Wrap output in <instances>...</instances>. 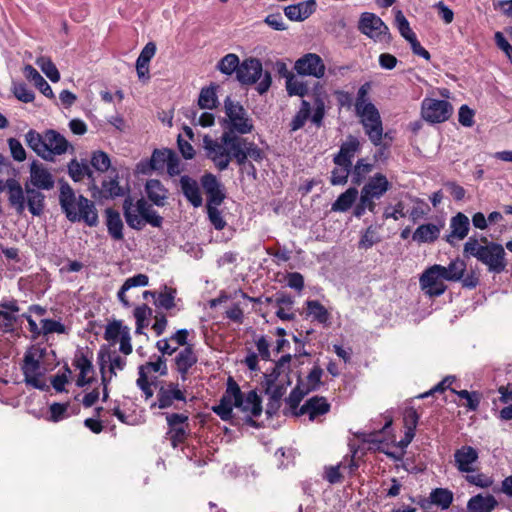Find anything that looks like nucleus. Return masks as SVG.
<instances>
[{"mask_svg": "<svg viewBox=\"0 0 512 512\" xmlns=\"http://www.w3.org/2000/svg\"><path fill=\"white\" fill-rule=\"evenodd\" d=\"M224 108L226 117L222 121L224 131L221 136H203L202 148L205 157L219 171L226 170L232 160H235L238 166H244L247 159L261 162L265 157L264 151L253 141L242 137L254 129L252 118L239 102L231 100L230 97L225 99Z\"/></svg>", "mask_w": 512, "mask_h": 512, "instance_id": "obj_1", "label": "nucleus"}, {"mask_svg": "<svg viewBox=\"0 0 512 512\" xmlns=\"http://www.w3.org/2000/svg\"><path fill=\"white\" fill-rule=\"evenodd\" d=\"M371 89V82H365L359 87L354 109L366 136L370 142L377 147L382 145L383 138L388 137V133L384 134L379 110L369 99Z\"/></svg>", "mask_w": 512, "mask_h": 512, "instance_id": "obj_2", "label": "nucleus"}, {"mask_svg": "<svg viewBox=\"0 0 512 512\" xmlns=\"http://www.w3.org/2000/svg\"><path fill=\"white\" fill-rule=\"evenodd\" d=\"M59 202L70 221H84L91 227L97 225L98 215L94 203L82 195L76 196L68 184L61 186Z\"/></svg>", "mask_w": 512, "mask_h": 512, "instance_id": "obj_3", "label": "nucleus"}, {"mask_svg": "<svg viewBox=\"0 0 512 512\" xmlns=\"http://www.w3.org/2000/svg\"><path fill=\"white\" fill-rule=\"evenodd\" d=\"M47 355L48 350L39 345H32L26 350L21 370L27 385L37 389L45 388L44 376L49 369L46 364Z\"/></svg>", "mask_w": 512, "mask_h": 512, "instance_id": "obj_4", "label": "nucleus"}, {"mask_svg": "<svg viewBox=\"0 0 512 512\" xmlns=\"http://www.w3.org/2000/svg\"><path fill=\"white\" fill-rule=\"evenodd\" d=\"M123 213L127 225L135 230H142L146 224L160 227L163 222V218L144 198L134 203L130 196L126 197L123 201Z\"/></svg>", "mask_w": 512, "mask_h": 512, "instance_id": "obj_5", "label": "nucleus"}, {"mask_svg": "<svg viewBox=\"0 0 512 512\" xmlns=\"http://www.w3.org/2000/svg\"><path fill=\"white\" fill-rule=\"evenodd\" d=\"M237 79L242 84L257 83L256 90L261 95L265 94L272 84L270 72L266 71L263 74L262 63L257 58H248L240 63Z\"/></svg>", "mask_w": 512, "mask_h": 512, "instance_id": "obj_6", "label": "nucleus"}, {"mask_svg": "<svg viewBox=\"0 0 512 512\" xmlns=\"http://www.w3.org/2000/svg\"><path fill=\"white\" fill-rule=\"evenodd\" d=\"M442 273L447 281H461V285L466 289H475L480 282V274L475 269L467 270V265L462 258H455L447 267L442 266Z\"/></svg>", "mask_w": 512, "mask_h": 512, "instance_id": "obj_7", "label": "nucleus"}, {"mask_svg": "<svg viewBox=\"0 0 512 512\" xmlns=\"http://www.w3.org/2000/svg\"><path fill=\"white\" fill-rule=\"evenodd\" d=\"M442 270V265L435 264L427 268L419 278L421 290L430 298L441 296L447 289V280Z\"/></svg>", "mask_w": 512, "mask_h": 512, "instance_id": "obj_8", "label": "nucleus"}, {"mask_svg": "<svg viewBox=\"0 0 512 512\" xmlns=\"http://www.w3.org/2000/svg\"><path fill=\"white\" fill-rule=\"evenodd\" d=\"M453 113V106L446 100L434 98H424L421 103V116L429 123H443L447 121Z\"/></svg>", "mask_w": 512, "mask_h": 512, "instance_id": "obj_9", "label": "nucleus"}, {"mask_svg": "<svg viewBox=\"0 0 512 512\" xmlns=\"http://www.w3.org/2000/svg\"><path fill=\"white\" fill-rule=\"evenodd\" d=\"M464 256H505L501 244L488 241L486 237L472 235L464 244Z\"/></svg>", "mask_w": 512, "mask_h": 512, "instance_id": "obj_10", "label": "nucleus"}, {"mask_svg": "<svg viewBox=\"0 0 512 512\" xmlns=\"http://www.w3.org/2000/svg\"><path fill=\"white\" fill-rule=\"evenodd\" d=\"M240 399V387L238 384L229 377L225 393L220 398L219 404L212 407L223 421H228L232 418L233 407H236L237 401Z\"/></svg>", "mask_w": 512, "mask_h": 512, "instance_id": "obj_11", "label": "nucleus"}, {"mask_svg": "<svg viewBox=\"0 0 512 512\" xmlns=\"http://www.w3.org/2000/svg\"><path fill=\"white\" fill-rule=\"evenodd\" d=\"M358 29L362 34L375 41H382L389 34L387 25L379 16L371 12L361 14Z\"/></svg>", "mask_w": 512, "mask_h": 512, "instance_id": "obj_12", "label": "nucleus"}, {"mask_svg": "<svg viewBox=\"0 0 512 512\" xmlns=\"http://www.w3.org/2000/svg\"><path fill=\"white\" fill-rule=\"evenodd\" d=\"M391 188V183L383 173H375L363 185L360 195L363 196L364 202L376 203Z\"/></svg>", "mask_w": 512, "mask_h": 512, "instance_id": "obj_13", "label": "nucleus"}, {"mask_svg": "<svg viewBox=\"0 0 512 512\" xmlns=\"http://www.w3.org/2000/svg\"><path fill=\"white\" fill-rule=\"evenodd\" d=\"M325 64L322 58L315 53H307L296 60L294 70L302 76H312L320 79L325 74Z\"/></svg>", "mask_w": 512, "mask_h": 512, "instance_id": "obj_14", "label": "nucleus"}, {"mask_svg": "<svg viewBox=\"0 0 512 512\" xmlns=\"http://www.w3.org/2000/svg\"><path fill=\"white\" fill-rule=\"evenodd\" d=\"M236 408L247 413L245 422L250 426L257 427V423L253 417H258L262 413L261 399L256 391L251 390L245 396L240 391V399L236 403Z\"/></svg>", "mask_w": 512, "mask_h": 512, "instance_id": "obj_15", "label": "nucleus"}, {"mask_svg": "<svg viewBox=\"0 0 512 512\" xmlns=\"http://www.w3.org/2000/svg\"><path fill=\"white\" fill-rule=\"evenodd\" d=\"M201 185L207 194V205L220 206L225 199L223 185L218 181L215 175L206 173L201 177Z\"/></svg>", "mask_w": 512, "mask_h": 512, "instance_id": "obj_16", "label": "nucleus"}, {"mask_svg": "<svg viewBox=\"0 0 512 512\" xmlns=\"http://www.w3.org/2000/svg\"><path fill=\"white\" fill-rule=\"evenodd\" d=\"M175 401L186 402L184 392L179 388L178 384L168 383L162 385L157 392V402L152 406H157L160 409H167L174 405Z\"/></svg>", "mask_w": 512, "mask_h": 512, "instance_id": "obj_17", "label": "nucleus"}, {"mask_svg": "<svg viewBox=\"0 0 512 512\" xmlns=\"http://www.w3.org/2000/svg\"><path fill=\"white\" fill-rule=\"evenodd\" d=\"M27 183L37 189L51 190L55 181L53 175L42 164L33 161L30 165V180Z\"/></svg>", "mask_w": 512, "mask_h": 512, "instance_id": "obj_18", "label": "nucleus"}, {"mask_svg": "<svg viewBox=\"0 0 512 512\" xmlns=\"http://www.w3.org/2000/svg\"><path fill=\"white\" fill-rule=\"evenodd\" d=\"M316 0H306L284 8V14L290 21L302 22L316 10Z\"/></svg>", "mask_w": 512, "mask_h": 512, "instance_id": "obj_19", "label": "nucleus"}, {"mask_svg": "<svg viewBox=\"0 0 512 512\" xmlns=\"http://www.w3.org/2000/svg\"><path fill=\"white\" fill-rule=\"evenodd\" d=\"M470 222L469 218L459 212L456 216L452 217L450 221V233L447 235V242L455 245V241L463 240L469 232Z\"/></svg>", "mask_w": 512, "mask_h": 512, "instance_id": "obj_20", "label": "nucleus"}, {"mask_svg": "<svg viewBox=\"0 0 512 512\" xmlns=\"http://www.w3.org/2000/svg\"><path fill=\"white\" fill-rule=\"evenodd\" d=\"M6 188L10 205L15 208L18 214H22L26 207L25 188L23 189L20 183L13 178L6 181Z\"/></svg>", "mask_w": 512, "mask_h": 512, "instance_id": "obj_21", "label": "nucleus"}, {"mask_svg": "<svg viewBox=\"0 0 512 512\" xmlns=\"http://www.w3.org/2000/svg\"><path fill=\"white\" fill-rule=\"evenodd\" d=\"M291 355H283L275 364L271 373L265 375V384L267 383H286L290 384L288 380V373L290 371Z\"/></svg>", "mask_w": 512, "mask_h": 512, "instance_id": "obj_22", "label": "nucleus"}, {"mask_svg": "<svg viewBox=\"0 0 512 512\" xmlns=\"http://www.w3.org/2000/svg\"><path fill=\"white\" fill-rule=\"evenodd\" d=\"M40 190L25 183V203L33 216H40L45 208V195Z\"/></svg>", "mask_w": 512, "mask_h": 512, "instance_id": "obj_23", "label": "nucleus"}, {"mask_svg": "<svg viewBox=\"0 0 512 512\" xmlns=\"http://www.w3.org/2000/svg\"><path fill=\"white\" fill-rule=\"evenodd\" d=\"M198 361V357L193 349L192 345H186L175 358V364L177 371L181 374L182 380H186L188 371Z\"/></svg>", "mask_w": 512, "mask_h": 512, "instance_id": "obj_24", "label": "nucleus"}, {"mask_svg": "<svg viewBox=\"0 0 512 512\" xmlns=\"http://www.w3.org/2000/svg\"><path fill=\"white\" fill-rule=\"evenodd\" d=\"M330 410V404L324 397L314 396L308 399L305 404L300 408L299 414H308L310 420H314L316 417L328 413Z\"/></svg>", "mask_w": 512, "mask_h": 512, "instance_id": "obj_25", "label": "nucleus"}, {"mask_svg": "<svg viewBox=\"0 0 512 512\" xmlns=\"http://www.w3.org/2000/svg\"><path fill=\"white\" fill-rule=\"evenodd\" d=\"M180 186L183 195L194 207H200L203 203L200 188L196 180L188 175L181 176Z\"/></svg>", "mask_w": 512, "mask_h": 512, "instance_id": "obj_26", "label": "nucleus"}, {"mask_svg": "<svg viewBox=\"0 0 512 512\" xmlns=\"http://www.w3.org/2000/svg\"><path fill=\"white\" fill-rule=\"evenodd\" d=\"M361 150V143L357 137L349 135L347 140L343 142L337 154L334 155V159L338 162L348 163L352 165V160L355 155Z\"/></svg>", "mask_w": 512, "mask_h": 512, "instance_id": "obj_27", "label": "nucleus"}, {"mask_svg": "<svg viewBox=\"0 0 512 512\" xmlns=\"http://www.w3.org/2000/svg\"><path fill=\"white\" fill-rule=\"evenodd\" d=\"M25 141L27 145L41 158L47 160L50 157V152L46 143V132L42 135L36 130L30 129L25 134Z\"/></svg>", "mask_w": 512, "mask_h": 512, "instance_id": "obj_28", "label": "nucleus"}, {"mask_svg": "<svg viewBox=\"0 0 512 512\" xmlns=\"http://www.w3.org/2000/svg\"><path fill=\"white\" fill-rule=\"evenodd\" d=\"M145 191L148 199L156 206L163 207L168 198V190L157 179H150L146 182Z\"/></svg>", "mask_w": 512, "mask_h": 512, "instance_id": "obj_29", "label": "nucleus"}, {"mask_svg": "<svg viewBox=\"0 0 512 512\" xmlns=\"http://www.w3.org/2000/svg\"><path fill=\"white\" fill-rule=\"evenodd\" d=\"M46 143L50 152L49 161H52L56 155L64 154L69 146L65 137L52 129L46 131Z\"/></svg>", "mask_w": 512, "mask_h": 512, "instance_id": "obj_30", "label": "nucleus"}, {"mask_svg": "<svg viewBox=\"0 0 512 512\" xmlns=\"http://www.w3.org/2000/svg\"><path fill=\"white\" fill-rule=\"evenodd\" d=\"M497 505L498 502L493 495L478 494L469 499L466 509L467 512H492Z\"/></svg>", "mask_w": 512, "mask_h": 512, "instance_id": "obj_31", "label": "nucleus"}, {"mask_svg": "<svg viewBox=\"0 0 512 512\" xmlns=\"http://www.w3.org/2000/svg\"><path fill=\"white\" fill-rule=\"evenodd\" d=\"M442 225L434 223L422 224L416 228L412 234V240L417 243H432L440 235Z\"/></svg>", "mask_w": 512, "mask_h": 512, "instance_id": "obj_32", "label": "nucleus"}, {"mask_svg": "<svg viewBox=\"0 0 512 512\" xmlns=\"http://www.w3.org/2000/svg\"><path fill=\"white\" fill-rule=\"evenodd\" d=\"M23 73L25 78L32 82L43 95L48 98H54V93L51 86L32 65H25L23 68Z\"/></svg>", "mask_w": 512, "mask_h": 512, "instance_id": "obj_33", "label": "nucleus"}, {"mask_svg": "<svg viewBox=\"0 0 512 512\" xmlns=\"http://www.w3.org/2000/svg\"><path fill=\"white\" fill-rule=\"evenodd\" d=\"M73 364L80 371L76 385L78 387H84L91 383L92 378L87 377L88 374L93 371L91 357H88L84 353L76 354Z\"/></svg>", "mask_w": 512, "mask_h": 512, "instance_id": "obj_34", "label": "nucleus"}, {"mask_svg": "<svg viewBox=\"0 0 512 512\" xmlns=\"http://www.w3.org/2000/svg\"><path fill=\"white\" fill-rule=\"evenodd\" d=\"M105 218L109 235L115 240L123 239V221L120 213L113 208H106Z\"/></svg>", "mask_w": 512, "mask_h": 512, "instance_id": "obj_35", "label": "nucleus"}, {"mask_svg": "<svg viewBox=\"0 0 512 512\" xmlns=\"http://www.w3.org/2000/svg\"><path fill=\"white\" fill-rule=\"evenodd\" d=\"M454 457L459 471L468 473L472 471L471 465L477 460L478 454L473 447L464 446L455 452Z\"/></svg>", "mask_w": 512, "mask_h": 512, "instance_id": "obj_36", "label": "nucleus"}, {"mask_svg": "<svg viewBox=\"0 0 512 512\" xmlns=\"http://www.w3.org/2000/svg\"><path fill=\"white\" fill-rule=\"evenodd\" d=\"M68 174L74 182H80L87 177L93 185L95 183L93 172L84 160L79 162L72 159L68 164Z\"/></svg>", "mask_w": 512, "mask_h": 512, "instance_id": "obj_37", "label": "nucleus"}, {"mask_svg": "<svg viewBox=\"0 0 512 512\" xmlns=\"http://www.w3.org/2000/svg\"><path fill=\"white\" fill-rule=\"evenodd\" d=\"M374 165L367 161L366 158H360L356 163L351 165V182L359 186L367 179L372 172Z\"/></svg>", "mask_w": 512, "mask_h": 512, "instance_id": "obj_38", "label": "nucleus"}, {"mask_svg": "<svg viewBox=\"0 0 512 512\" xmlns=\"http://www.w3.org/2000/svg\"><path fill=\"white\" fill-rule=\"evenodd\" d=\"M358 190L355 187L348 188L345 192L340 194L335 202L332 204V211L346 212L355 203L358 197Z\"/></svg>", "mask_w": 512, "mask_h": 512, "instance_id": "obj_39", "label": "nucleus"}, {"mask_svg": "<svg viewBox=\"0 0 512 512\" xmlns=\"http://www.w3.org/2000/svg\"><path fill=\"white\" fill-rule=\"evenodd\" d=\"M335 167L331 171L330 183L333 186L345 185L348 182L349 175H351V165L333 158Z\"/></svg>", "mask_w": 512, "mask_h": 512, "instance_id": "obj_40", "label": "nucleus"}, {"mask_svg": "<svg viewBox=\"0 0 512 512\" xmlns=\"http://www.w3.org/2000/svg\"><path fill=\"white\" fill-rule=\"evenodd\" d=\"M430 501L432 504L446 510L453 502V493L446 488H436L430 493Z\"/></svg>", "mask_w": 512, "mask_h": 512, "instance_id": "obj_41", "label": "nucleus"}, {"mask_svg": "<svg viewBox=\"0 0 512 512\" xmlns=\"http://www.w3.org/2000/svg\"><path fill=\"white\" fill-rule=\"evenodd\" d=\"M310 113V103L306 100H303L299 111L296 113V115L293 117L290 123V131L295 132L301 129L305 125L308 118L310 117Z\"/></svg>", "mask_w": 512, "mask_h": 512, "instance_id": "obj_42", "label": "nucleus"}, {"mask_svg": "<svg viewBox=\"0 0 512 512\" xmlns=\"http://www.w3.org/2000/svg\"><path fill=\"white\" fill-rule=\"evenodd\" d=\"M35 63L52 82L60 80V73L49 57L40 56L36 59Z\"/></svg>", "mask_w": 512, "mask_h": 512, "instance_id": "obj_43", "label": "nucleus"}, {"mask_svg": "<svg viewBox=\"0 0 512 512\" xmlns=\"http://www.w3.org/2000/svg\"><path fill=\"white\" fill-rule=\"evenodd\" d=\"M286 90L290 96L303 97L308 93V86L297 79L292 73L286 75Z\"/></svg>", "mask_w": 512, "mask_h": 512, "instance_id": "obj_44", "label": "nucleus"}, {"mask_svg": "<svg viewBox=\"0 0 512 512\" xmlns=\"http://www.w3.org/2000/svg\"><path fill=\"white\" fill-rule=\"evenodd\" d=\"M306 305L309 315L313 316L319 323L326 324L329 321L330 314L320 302L309 300Z\"/></svg>", "mask_w": 512, "mask_h": 512, "instance_id": "obj_45", "label": "nucleus"}, {"mask_svg": "<svg viewBox=\"0 0 512 512\" xmlns=\"http://www.w3.org/2000/svg\"><path fill=\"white\" fill-rule=\"evenodd\" d=\"M217 103V95H216V87L209 86L201 89L198 105L202 109H212L216 107Z\"/></svg>", "mask_w": 512, "mask_h": 512, "instance_id": "obj_46", "label": "nucleus"}, {"mask_svg": "<svg viewBox=\"0 0 512 512\" xmlns=\"http://www.w3.org/2000/svg\"><path fill=\"white\" fill-rule=\"evenodd\" d=\"M152 314V309L146 304L140 305L134 309V317L136 319V334H142L143 328L148 326V318Z\"/></svg>", "mask_w": 512, "mask_h": 512, "instance_id": "obj_47", "label": "nucleus"}, {"mask_svg": "<svg viewBox=\"0 0 512 512\" xmlns=\"http://www.w3.org/2000/svg\"><path fill=\"white\" fill-rule=\"evenodd\" d=\"M124 330L130 329L127 326H123L121 321L114 320L106 326L104 339L116 343V341L123 336Z\"/></svg>", "mask_w": 512, "mask_h": 512, "instance_id": "obj_48", "label": "nucleus"}, {"mask_svg": "<svg viewBox=\"0 0 512 512\" xmlns=\"http://www.w3.org/2000/svg\"><path fill=\"white\" fill-rule=\"evenodd\" d=\"M115 174L113 177H110L109 180H104L102 183V191L105 197L109 198H115L123 195V189L119 185L118 182V175L113 171Z\"/></svg>", "mask_w": 512, "mask_h": 512, "instance_id": "obj_49", "label": "nucleus"}, {"mask_svg": "<svg viewBox=\"0 0 512 512\" xmlns=\"http://www.w3.org/2000/svg\"><path fill=\"white\" fill-rule=\"evenodd\" d=\"M453 393H455L457 396H459L462 399L466 400L465 406L470 411H476L479 408L482 395L477 391H468V390H460L456 391L454 389H451Z\"/></svg>", "mask_w": 512, "mask_h": 512, "instance_id": "obj_50", "label": "nucleus"}, {"mask_svg": "<svg viewBox=\"0 0 512 512\" xmlns=\"http://www.w3.org/2000/svg\"><path fill=\"white\" fill-rule=\"evenodd\" d=\"M240 66L239 58L236 54L230 53L225 55L218 63L217 68L226 75H231L233 72L237 73Z\"/></svg>", "mask_w": 512, "mask_h": 512, "instance_id": "obj_51", "label": "nucleus"}, {"mask_svg": "<svg viewBox=\"0 0 512 512\" xmlns=\"http://www.w3.org/2000/svg\"><path fill=\"white\" fill-rule=\"evenodd\" d=\"M171 149H155L151 155L150 166L153 170H162L171 157Z\"/></svg>", "mask_w": 512, "mask_h": 512, "instance_id": "obj_52", "label": "nucleus"}, {"mask_svg": "<svg viewBox=\"0 0 512 512\" xmlns=\"http://www.w3.org/2000/svg\"><path fill=\"white\" fill-rule=\"evenodd\" d=\"M90 163L99 172L108 171L111 165L108 154L101 150L92 153Z\"/></svg>", "mask_w": 512, "mask_h": 512, "instance_id": "obj_53", "label": "nucleus"}, {"mask_svg": "<svg viewBox=\"0 0 512 512\" xmlns=\"http://www.w3.org/2000/svg\"><path fill=\"white\" fill-rule=\"evenodd\" d=\"M395 22H396V26L399 30V33L401 34V36L404 39L409 41V39H412L413 37L416 36V34L410 28V24H409L408 20L406 19V17L404 16V14L402 13V11L398 10L396 12Z\"/></svg>", "mask_w": 512, "mask_h": 512, "instance_id": "obj_54", "label": "nucleus"}, {"mask_svg": "<svg viewBox=\"0 0 512 512\" xmlns=\"http://www.w3.org/2000/svg\"><path fill=\"white\" fill-rule=\"evenodd\" d=\"M176 290L173 288H169L167 286L164 287V290L159 293L158 298L156 300V304L159 307H162L166 310H170L175 306Z\"/></svg>", "mask_w": 512, "mask_h": 512, "instance_id": "obj_55", "label": "nucleus"}, {"mask_svg": "<svg viewBox=\"0 0 512 512\" xmlns=\"http://www.w3.org/2000/svg\"><path fill=\"white\" fill-rule=\"evenodd\" d=\"M12 92L19 101L24 103H30L35 98L34 92L25 83H14Z\"/></svg>", "mask_w": 512, "mask_h": 512, "instance_id": "obj_56", "label": "nucleus"}, {"mask_svg": "<svg viewBox=\"0 0 512 512\" xmlns=\"http://www.w3.org/2000/svg\"><path fill=\"white\" fill-rule=\"evenodd\" d=\"M40 323H41V332H42V335H44V336L53 334V333L63 334L66 332V328H65L64 324H62L60 321L53 320V319H42Z\"/></svg>", "mask_w": 512, "mask_h": 512, "instance_id": "obj_57", "label": "nucleus"}, {"mask_svg": "<svg viewBox=\"0 0 512 512\" xmlns=\"http://www.w3.org/2000/svg\"><path fill=\"white\" fill-rule=\"evenodd\" d=\"M419 415L413 407H408L403 413V423L406 432L415 433Z\"/></svg>", "mask_w": 512, "mask_h": 512, "instance_id": "obj_58", "label": "nucleus"}, {"mask_svg": "<svg viewBox=\"0 0 512 512\" xmlns=\"http://www.w3.org/2000/svg\"><path fill=\"white\" fill-rule=\"evenodd\" d=\"M69 408L68 403H53L49 407L50 417L49 420L52 422H59L68 417L67 410Z\"/></svg>", "mask_w": 512, "mask_h": 512, "instance_id": "obj_59", "label": "nucleus"}, {"mask_svg": "<svg viewBox=\"0 0 512 512\" xmlns=\"http://www.w3.org/2000/svg\"><path fill=\"white\" fill-rule=\"evenodd\" d=\"M219 206L206 207L208 218L211 224L217 230H222L226 226V222L222 217L221 211L218 209Z\"/></svg>", "mask_w": 512, "mask_h": 512, "instance_id": "obj_60", "label": "nucleus"}, {"mask_svg": "<svg viewBox=\"0 0 512 512\" xmlns=\"http://www.w3.org/2000/svg\"><path fill=\"white\" fill-rule=\"evenodd\" d=\"M16 316L7 311H0V332L8 333L15 329Z\"/></svg>", "mask_w": 512, "mask_h": 512, "instance_id": "obj_61", "label": "nucleus"}, {"mask_svg": "<svg viewBox=\"0 0 512 512\" xmlns=\"http://www.w3.org/2000/svg\"><path fill=\"white\" fill-rule=\"evenodd\" d=\"M475 112L468 105L464 104L459 108L458 121L464 127H472L474 125Z\"/></svg>", "mask_w": 512, "mask_h": 512, "instance_id": "obj_62", "label": "nucleus"}, {"mask_svg": "<svg viewBox=\"0 0 512 512\" xmlns=\"http://www.w3.org/2000/svg\"><path fill=\"white\" fill-rule=\"evenodd\" d=\"M8 145L14 160L22 162L26 159V151L19 140L10 138L8 140Z\"/></svg>", "mask_w": 512, "mask_h": 512, "instance_id": "obj_63", "label": "nucleus"}, {"mask_svg": "<svg viewBox=\"0 0 512 512\" xmlns=\"http://www.w3.org/2000/svg\"><path fill=\"white\" fill-rule=\"evenodd\" d=\"M497 47L502 50L512 64V45L507 41L502 32L498 31L494 35Z\"/></svg>", "mask_w": 512, "mask_h": 512, "instance_id": "obj_64", "label": "nucleus"}]
</instances>
